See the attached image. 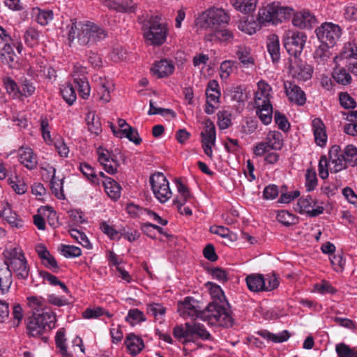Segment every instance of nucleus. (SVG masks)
<instances>
[{
  "instance_id": "5",
  "label": "nucleus",
  "mask_w": 357,
  "mask_h": 357,
  "mask_svg": "<svg viewBox=\"0 0 357 357\" xmlns=\"http://www.w3.org/2000/svg\"><path fill=\"white\" fill-rule=\"evenodd\" d=\"M292 13V8L281 7L278 2L264 3L259 9L257 20L261 25H266L267 23L274 24L289 17Z\"/></svg>"
},
{
  "instance_id": "10",
  "label": "nucleus",
  "mask_w": 357,
  "mask_h": 357,
  "mask_svg": "<svg viewBox=\"0 0 357 357\" xmlns=\"http://www.w3.org/2000/svg\"><path fill=\"white\" fill-rule=\"evenodd\" d=\"M283 146L282 134L278 131H270L264 142L258 143L254 147V153L257 156H261L271 150H280Z\"/></svg>"
},
{
  "instance_id": "31",
  "label": "nucleus",
  "mask_w": 357,
  "mask_h": 357,
  "mask_svg": "<svg viewBox=\"0 0 357 357\" xmlns=\"http://www.w3.org/2000/svg\"><path fill=\"white\" fill-rule=\"evenodd\" d=\"M74 82L77 86L79 95L83 99H87L90 95L91 88L86 76L80 77L77 72L73 74Z\"/></svg>"
},
{
  "instance_id": "34",
  "label": "nucleus",
  "mask_w": 357,
  "mask_h": 357,
  "mask_svg": "<svg viewBox=\"0 0 357 357\" xmlns=\"http://www.w3.org/2000/svg\"><path fill=\"white\" fill-rule=\"evenodd\" d=\"M33 315L40 322V324L43 325L47 331H50L52 327L54 326L56 321V316L51 311L42 310L41 312H33Z\"/></svg>"
},
{
  "instance_id": "49",
  "label": "nucleus",
  "mask_w": 357,
  "mask_h": 357,
  "mask_svg": "<svg viewBox=\"0 0 357 357\" xmlns=\"http://www.w3.org/2000/svg\"><path fill=\"white\" fill-rule=\"evenodd\" d=\"M3 83L8 93L15 98L20 97V87L14 79L10 77H6L3 79Z\"/></svg>"
},
{
  "instance_id": "24",
  "label": "nucleus",
  "mask_w": 357,
  "mask_h": 357,
  "mask_svg": "<svg viewBox=\"0 0 357 357\" xmlns=\"http://www.w3.org/2000/svg\"><path fill=\"white\" fill-rule=\"evenodd\" d=\"M125 344L130 354L133 356L140 353L144 347L143 340L133 333H130L126 337Z\"/></svg>"
},
{
  "instance_id": "26",
  "label": "nucleus",
  "mask_w": 357,
  "mask_h": 357,
  "mask_svg": "<svg viewBox=\"0 0 357 357\" xmlns=\"http://www.w3.org/2000/svg\"><path fill=\"white\" fill-rule=\"evenodd\" d=\"M248 288L254 292L264 291L265 278L261 274H252L245 278Z\"/></svg>"
},
{
  "instance_id": "17",
  "label": "nucleus",
  "mask_w": 357,
  "mask_h": 357,
  "mask_svg": "<svg viewBox=\"0 0 357 357\" xmlns=\"http://www.w3.org/2000/svg\"><path fill=\"white\" fill-rule=\"evenodd\" d=\"M258 89L255 92V103L256 107H264L266 104H271L270 97L271 87L265 82L259 81L257 84Z\"/></svg>"
},
{
  "instance_id": "41",
  "label": "nucleus",
  "mask_w": 357,
  "mask_h": 357,
  "mask_svg": "<svg viewBox=\"0 0 357 357\" xmlns=\"http://www.w3.org/2000/svg\"><path fill=\"white\" fill-rule=\"evenodd\" d=\"M52 169V175L51 178V190L52 193L60 199H64V194L63 190V179L56 178V169L54 167H51Z\"/></svg>"
},
{
  "instance_id": "55",
  "label": "nucleus",
  "mask_w": 357,
  "mask_h": 357,
  "mask_svg": "<svg viewBox=\"0 0 357 357\" xmlns=\"http://www.w3.org/2000/svg\"><path fill=\"white\" fill-rule=\"evenodd\" d=\"M173 335L174 337L176 338L177 340L183 339V344H185L191 341V340L189 339V337H190V333H188V327L185 326V324L184 326H176L173 329Z\"/></svg>"
},
{
  "instance_id": "7",
  "label": "nucleus",
  "mask_w": 357,
  "mask_h": 357,
  "mask_svg": "<svg viewBox=\"0 0 357 357\" xmlns=\"http://www.w3.org/2000/svg\"><path fill=\"white\" fill-rule=\"evenodd\" d=\"M307 36L303 32L287 30L283 36L284 48L291 58H298L303 52Z\"/></svg>"
},
{
  "instance_id": "18",
  "label": "nucleus",
  "mask_w": 357,
  "mask_h": 357,
  "mask_svg": "<svg viewBox=\"0 0 357 357\" xmlns=\"http://www.w3.org/2000/svg\"><path fill=\"white\" fill-rule=\"evenodd\" d=\"M18 158L20 162L28 169H33L37 166V158L29 147H21L18 151Z\"/></svg>"
},
{
  "instance_id": "57",
  "label": "nucleus",
  "mask_w": 357,
  "mask_h": 357,
  "mask_svg": "<svg viewBox=\"0 0 357 357\" xmlns=\"http://www.w3.org/2000/svg\"><path fill=\"white\" fill-rule=\"evenodd\" d=\"M210 231L213 234H218L223 238H229L231 241H235L237 240L236 235L230 231L228 228L223 226H212L211 227Z\"/></svg>"
},
{
  "instance_id": "28",
  "label": "nucleus",
  "mask_w": 357,
  "mask_h": 357,
  "mask_svg": "<svg viewBox=\"0 0 357 357\" xmlns=\"http://www.w3.org/2000/svg\"><path fill=\"white\" fill-rule=\"evenodd\" d=\"M176 188L178 195L174 200L176 206H184L193 198L188 188L181 181L176 180Z\"/></svg>"
},
{
  "instance_id": "1",
  "label": "nucleus",
  "mask_w": 357,
  "mask_h": 357,
  "mask_svg": "<svg viewBox=\"0 0 357 357\" xmlns=\"http://www.w3.org/2000/svg\"><path fill=\"white\" fill-rule=\"evenodd\" d=\"M68 40L71 42L76 38L81 45H92L105 39L107 32L93 22H77L72 20L71 24L68 26Z\"/></svg>"
},
{
  "instance_id": "38",
  "label": "nucleus",
  "mask_w": 357,
  "mask_h": 357,
  "mask_svg": "<svg viewBox=\"0 0 357 357\" xmlns=\"http://www.w3.org/2000/svg\"><path fill=\"white\" fill-rule=\"evenodd\" d=\"M201 136L202 144H215L216 139L215 128L211 121L206 123L204 130L202 132Z\"/></svg>"
},
{
  "instance_id": "60",
  "label": "nucleus",
  "mask_w": 357,
  "mask_h": 357,
  "mask_svg": "<svg viewBox=\"0 0 357 357\" xmlns=\"http://www.w3.org/2000/svg\"><path fill=\"white\" fill-rule=\"evenodd\" d=\"M70 236L73 238L77 243L81 244L83 247L86 248H91V244L90 243L89 240L88 239L86 234L78 229H72L69 231Z\"/></svg>"
},
{
  "instance_id": "50",
  "label": "nucleus",
  "mask_w": 357,
  "mask_h": 357,
  "mask_svg": "<svg viewBox=\"0 0 357 357\" xmlns=\"http://www.w3.org/2000/svg\"><path fill=\"white\" fill-rule=\"evenodd\" d=\"M206 286L208 287L210 294L213 298V301L222 303L223 301H227L224 292L219 285L211 282H208L206 283Z\"/></svg>"
},
{
  "instance_id": "40",
  "label": "nucleus",
  "mask_w": 357,
  "mask_h": 357,
  "mask_svg": "<svg viewBox=\"0 0 357 357\" xmlns=\"http://www.w3.org/2000/svg\"><path fill=\"white\" fill-rule=\"evenodd\" d=\"M86 121L88 129L91 133L98 135L101 132L102 128L100 119L94 112H89L86 115Z\"/></svg>"
},
{
  "instance_id": "63",
  "label": "nucleus",
  "mask_w": 357,
  "mask_h": 357,
  "mask_svg": "<svg viewBox=\"0 0 357 357\" xmlns=\"http://www.w3.org/2000/svg\"><path fill=\"white\" fill-rule=\"evenodd\" d=\"M317 185V178L316 172L308 169L305 174V188L310 192L314 190Z\"/></svg>"
},
{
  "instance_id": "32",
  "label": "nucleus",
  "mask_w": 357,
  "mask_h": 357,
  "mask_svg": "<svg viewBox=\"0 0 357 357\" xmlns=\"http://www.w3.org/2000/svg\"><path fill=\"white\" fill-rule=\"evenodd\" d=\"M185 326L188 327V333H190V337L197 335L203 340H209L212 337L210 333L199 323H185Z\"/></svg>"
},
{
  "instance_id": "21",
  "label": "nucleus",
  "mask_w": 357,
  "mask_h": 357,
  "mask_svg": "<svg viewBox=\"0 0 357 357\" xmlns=\"http://www.w3.org/2000/svg\"><path fill=\"white\" fill-rule=\"evenodd\" d=\"M312 130L315 143L319 146H324L327 141V135L323 121L316 118L312 121Z\"/></svg>"
},
{
  "instance_id": "42",
  "label": "nucleus",
  "mask_w": 357,
  "mask_h": 357,
  "mask_svg": "<svg viewBox=\"0 0 357 357\" xmlns=\"http://www.w3.org/2000/svg\"><path fill=\"white\" fill-rule=\"evenodd\" d=\"M60 93L69 105H72L77 98L75 91L70 83L63 84L60 88Z\"/></svg>"
},
{
  "instance_id": "14",
  "label": "nucleus",
  "mask_w": 357,
  "mask_h": 357,
  "mask_svg": "<svg viewBox=\"0 0 357 357\" xmlns=\"http://www.w3.org/2000/svg\"><path fill=\"white\" fill-rule=\"evenodd\" d=\"M284 91L289 100L295 104L302 106L306 102V97L304 91L292 82L284 83Z\"/></svg>"
},
{
  "instance_id": "27",
  "label": "nucleus",
  "mask_w": 357,
  "mask_h": 357,
  "mask_svg": "<svg viewBox=\"0 0 357 357\" xmlns=\"http://www.w3.org/2000/svg\"><path fill=\"white\" fill-rule=\"evenodd\" d=\"M102 184L106 193L111 199L117 200L120 197L121 187L116 181L110 177H107L102 181Z\"/></svg>"
},
{
  "instance_id": "12",
  "label": "nucleus",
  "mask_w": 357,
  "mask_h": 357,
  "mask_svg": "<svg viewBox=\"0 0 357 357\" xmlns=\"http://www.w3.org/2000/svg\"><path fill=\"white\" fill-rule=\"evenodd\" d=\"M97 153L98 155V161L103 166L104 169L108 174H116L119 166L116 155L101 146L97 149Z\"/></svg>"
},
{
  "instance_id": "52",
  "label": "nucleus",
  "mask_w": 357,
  "mask_h": 357,
  "mask_svg": "<svg viewBox=\"0 0 357 357\" xmlns=\"http://www.w3.org/2000/svg\"><path fill=\"white\" fill-rule=\"evenodd\" d=\"M59 250L62 255L66 258L78 257L82 255V250L79 247L61 244Z\"/></svg>"
},
{
  "instance_id": "9",
  "label": "nucleus",
  "mask_w": 357,
  "mask_h": 357,
  "mask_svg": "<svg viewBox=\"0 0 357 357\" xmlns=\"http://www.w3.org/2000/svg\"><path fill=\"white\" fill-rule=\"evenodd\" d=\"M151 189L156 199L160 203H165L172 197L169 183L165 175L161 172L153 174L150 177Z\"/></svg>"
},
{
  "instance_id": "46",
  "label": "nucleus",
  "mask_w": 357,
  "mask_h": 357,
  "mask_svg": "<svg viewBox=\"0 0 357 357\" xmlns=\"http://www.w3.org/2000/svg\"><path fill=\"white\" fill-rule=\"evenodd\" d=\"M27 330L29 334L33 337L40 335L47 331L34 315H33V317L31 318L27 324Z\"/></svg>"
},
{
  "instance_id": "44",
  "label": "nucleus",
  "mask_w": 357,
  "mask_h": 357,
  "mask_svg": "<svg viewBox=\"0 0 357 357\" xmlns=\"http://www.w3.org/2000/svg\"><path fill=\"white\" fill-rule=\"evenodd\" d=\"M237 27L242 32L248 35H252L257 32L259 26L255 21H249L248 17H244L237 22Z\"/></svg>"
},
{
  "instance_id": "43",
  "label": "nucleus",
  "mask_w": 357,
  "mask_h": 357,
  "mask_svg": "<svg viewBox=\"0 0 357 357\" xmlns=\"http://www.w3.org/2000/svg\"><path fill=\"white\" fill-rule=\"evenodd\" d=\"M257 114L258 115L261 121L265 124L268 125L273 119V107L271 104H266L264 107H256Z\"/></svg>"
},
{
  "instance_id": "16",
  "label": "nucleus",
  "mask_w": 357,
  "mask_h": 357,
  "mask_svg": "<svg viewBox=\"0 0 357 357\" xmlns=\"http://www.w3.org/2000/svg\"><path fill=\"white\" fill-rule=\"evenodd\" d=\"M181 304L183 307V311L181 314L183 317H199L201 319V314L204 310H202L199 306V302L197 301L190 297H186Z\"/></svg>"
},
{
  "instance_id": "53",
  "label": "nucleus",
  "mask_w": 357,
  "mask_h": 357,
  "mask_svg": "<svg viewBox=\"0 0 357 357\" xmlns=\"http://www.w3.org/2000/svg\"><path fill=\"white\" fill-rule=\"evenodd\" d=\"M8 182L12 189L18 195L24 194L28 189L25 182L17 176L15 178H9Z\"/></svg>"
},
{
  "instance_id": "23",
  "label": "nucleus",
  "mask_w": 357,
  "mask_h": 357,
  "mask_svg": "<svg viewBox=\"0 0 357 357\" xmlns=\"http://www.w3.org/2000/svg\"><path fill=\"white\" fill-rule=\"evenodd\" d=\"M0 215L12 227L22 229L24 226V222L12 211L9 206H7L1 211Z\"/></svg>"
},
{
  "instance_id": "58",
  "label": "nucleus",
  "mask_w": 357,
  "mask_h": 357,
  "mask_svg": "<svg viewBox=\"0 0 357 357\" xmlns=\"http://www.w3.org/2000/svg\"><path fill=\"white\" fill-rule=\"evenodd\" d=\"M334 79L340 84L347 85L351 82V77L350 74L344 68H340L333 73Z\"/></svg>"
},
{
  "instance_id": "45",
  "label": "nucleus",
  "mask_w": 357,
  "mask_h": 357,
  "mask_svg": "<svg viewBox=\"0 0 357 357\" xmlns=\"http://www.w3.org/2000/svg\"><path fill=\"white\" fill-rule=\"evenodd\" d=\"M233 5L240 12L250 13L255 10L257 0H234Z\"/></svg>"
},
{
  "instance_id": "25",
  "label": "nucleus",
  "mask_w": 357,
  "mask_h": 357,
  "mask_svg": "<svg viewBox=\"0 0 357 357\" xmlns=\"http://www.w3.org/2000/svg\"><path fill=\"white\" fill-rule=\"evenodd\" d=\"M1 62L9 68H13L17 63V58L12 46L5 44L0 52Z\"/></svg>"
},
{
  "instance_id": "29",
  "label": "nucleus",
  "mask_w": 357,
  "mask_h": 357,
  "mask_svg": "<svg viewBox=\"0 0 357 357\" xmlns=\"http://www.w3.org/2000/svg\"><path fill=\"white\" fill-rule=\"evenodd\" d=\"M13 283L12 271L4 264L0 266V291L2 294L7 293Z\"/></svg>"
},
{
  "instance_id": "61",
  "label": "nucleus",
  "mask_w": 357,
  "mask_h": 357,
  "mask_svg": "<svg viewBox=\"0 0 357 357\" xmlns=\"http://www.w3.org/2000/svg\"><path fill=\"white\" fill-rule=\"evenodd\" d=\"M339 101L341 106L346 109H354L356 107V102L347 92H340L339 93Z\"/></svg>"
},
{
  "instance_id": "13",
  "label": "nucleus",
  "mask_w": 357,
  "mask_h": 357,
  "mask_svg": "<svg viewBox=\"0 0 357 357\" xmlns=\"http://www.w3.org/2000/svg\"><path fill=\"white\" fill-rule=\"evenodd\" d=\"M315 205V200L310 196L301 197L295 207V211L300 213H306L310 217H316L323 213L324 207L319 206L315 208L313 206Z\"/></svg>"
},
{
  "instance_id": "47",
  "label": "nucleus",
  "mask_w": 357,
  "mask_h": 357,
  "mask_svg": "<svg viewBox=\"0 0 357 357\" xmlns=\"http://www.w3.org/2000/svg\"><path fill=\"white\" fill-rule=\"evenodd\" d=\"M55 342L56 347L59 349V353L63 357H73V354L67 351L66 344V339L65 332L63 329L59 330L56 335Z\"/></svg>"
},
{
  "instance_id": "54",
  "label": "nucleus",
  "mask_w": 357,
  "mask_h": 357,
  "mask_svg": "<svg viewBox=\"0 0 357 357\" xmlns=\"http://www.w3.org/2000/svg\"><path fill=\"white\" fill-rule=\"evenodd\" d=\"M79 169L82 173L86 176L91 183L94 184L99 183V178L98 174L92 167L87 163H81L79 165Z\"/></svg>"
},
{
  "instance_id": "20",
  "label": "nucleus",
  "mask_w": 357,
  "mask_h": 357,
  "mask_svg": "<svg viewBox=\"0 0 357 357\" xmlns=\"http://www.w3.org/2000/svg\"><path fill=\"white\" fill-rule=\"evenodd\" d=\"M251 52V49L249 47L244 45L237 47L236 55L240 63L244 68H250L255 66V59Z\"/></svg>"
},
{
  "instance_id": "37",
  "label": "nucleus",
  "mask_w": 357,
  "mask_h": 357,
  "mask_svg": "<svg viewBox=\"0 0 357 357\" xmlns=\"http://www.w3.org/2000/svg\"><path fill=\"white\" fill-rule=\"evenodd\" d=\"M267 50L273 62H277L280 58V43L278 36L271 35L268 38Z\"/></svg>"
},
{
  "instance_id": "56",
  "label": "nucleus",
  "mask_w": 357,
  "mask_h": 357,
  "mask_svg": "<svg viewBox=\"0 0 357 357\" xmlns=\"http://www.w3.org/2000/svg\"><path fill=\"white\" fill-rule=\"evenodd\" d=\"M145 320L144 313L137 308L130 309L126 317V321L132 326Z\"/></svg>"
},
{
  "instance_id": "59",
  "label": "nucleus",
  "mask_w": 357,
  "mask_h": 357,
  "mask_svg": "<svg viewBox=\"0 0 357 357\" xmlns=\"http://www.w3.org/2000/svg\"><path fill=\"white\" fill-rule=\"evenodd\" d=\"M276 218L278 222L285 226L295 225L297 222V218L287 211L278 212Z\"/></svg>"
},
{
  "instance_id": "22",
  "label": "nucleus",
  "mask_w": 357,
  "mask_h": 357,
  "mask_svg": "<svg viewBox=\"0 0 357 357\" xmlns=\"http://www.w3.org/2000/svg\"><path fill=\"white\" fill-rule=\"evenodd\" d=\"M151 70L158 78L165 77L173 73L174 66L170 61L163 59L155 62Z\"/></svg>"
},
{
  "instance_id": "48",
  "label": "nucleus",
  "mask_w": 357,
  "mask_h": 357,
  "mask_svg": "<svg viewBox=\"0 0 357 357\" xmlns=\"http://www.w3.org/2000/svg\"><path fill=\"white\" fill-rule=\"evenodd\" d=\"M40 33L33 27L26 29L24 34L25 43L29 47H34L39 42Z\"/></svg>"
},
{
  "instance_id": "36",
  "label": "nucleus",
  "mask_w": 357,
  "mask_h": 357,
  "mask_svg": "<svg viewBox=\"0 0 357 357\" xmlns=\"http://www.w3.org/2000/svg\"><path fill=\"white\" fill-rule=\"evenodd\" d=\"M98 94L99 99L104 102H108L110 100V91L113 88V84L105 78H99Z\"/></svg>"
},
{
  "instance_id": "8",
  "label": "nucleus",
  "mask_w": 357,
  "mask_h": 357,
  "mask_svg": "<svg viewBox=\"0 0 357 357\" xmlns=\"http://www.w3.org/2000/svg\"><path fill=\"white\" fill-rule=\"evenodd\" d=\"M319 40L324 44L333 47L340 39L342 29L332 22H324L315 30Z\"/></svg>"
},
{
  "instance_id": "15",
  "label": "nucleus",
  "mask_w": 357,
  "mask_h": 357,
  "mask_svg": "<svg viewBox=\"0 0 357 357\" xmlns=\"http://www.w3.org/2000/svg\"><path fill=\"white\" fill-rule=\"evenodd\" d=\"M328 159L331 165H333V167H330L331 172H338L346 168L348 164L341 153L340 147L337 145L333 146L329 150Z\"/></svg>"
},
{
  "instance_id": "64",
  "label": "nucleus",
  "mask_w": 357,
  "mask_h": 357,
  "mask_svg": "<svg viewBox=\"0 0 357 357\" xmlns=\"http://www.w3.org/2000/svg\"><path fill=\"white\" fill-rule=\"evenodd\" d=\"M336 351L339 357H357V351L344 343L336 345Z\"/></svg>"
},
{
  "instance_id": "30",
  "label": "nucleus",
  "mask_w": 357,
  "mask_h": 357,
  "mask_svg": "<svg viewBox=\"0 0 357 357\" xmlns=\"http://www.w3.org/2000/svg\"><path fill=\"white\" fill-rule=\"evenodd\" d=\"M206 102L209 104H215L219 102L221 96L219 90V84L215 80L209 81L206 90Z\"/></svg>"
},
{
  "instance_id": "11",
  "label": "nucleus",
  "mask_w": 357,
  "mask_h": 357,
  "mask_svg": "<svg viewBox=\"0 0 357 357\" xmlns=\"http://www.w3.org/2000/svg\"><path fill=\"white\" fill-rule=\"evenodd\" d=\"M289 73L295 79L299 81H307L311 79L313 74V68L306 62L298 58L288 59Z\"/></svg>"
},
{
  "instance_id": "3",
  "label": "nucleus",
  "mask_w": 357,
  "mask_h": 357,
  "mask_svg": "<svg viewBox=\"0 0 357 357\" xmlns=\"http://www.w3.org/2000/svg\"><path fill=\"white\" fill-rule=\"evenodd\" d=\"M229 15L222 8H211L200 13L195 24L198 30L215 31L229 24Z\"/></svg>"
},
{
  "instance_id": "62",
  "label": "nucleus",
  "mask_w": 357,
  "mask_h": 357,
  "mask_svg": "<svg viewBox=\"0 0 357 357\" xmlns=\"http://www.w3.org/2000/svg\"><path fill=\"white\" fill-rule=\"evenodd\" d=\"M122 137L124 136L130 142L138 145L142 142V138L139 137L138 131L131 126L122 129Z\"/></svg>"
},
{
  "instance_id": "19",
  "label": "nucleus",
  "mask_w": 357,
  "mask_h": 357,
  "mask_svg": "<svg viewBox=\"0 0 357 357\" xmlns=\"http://www.w3.org/2000/svg\"><path fill=\"white\" fill-rule=\"evenodd\" d=\"M315 17L309 11L303 10L294 15L292 23L295 26L310 29L316 23Z\"/></svg>"
},
{
  "instance_id": "2",
  "label": "nucleus",
  "mask_w": 357,
  "mask_h": 357,
  "mask_svg": "<svg viewBox=\"0 0 357 357\" xmlns=\"http://www.w3.org/2000/svg\"><path fill=\"white\" fill-rule=\"evenodd\" d=\"M201 319L208 321L212 325L224 327H230L234 322L227 301H223L222 303L217 301L210 303L202 312Z\"/></svg>"
},
{
  "instance_id": "4",
  "label": "nucleus",
  "mask_w": 357,
  "mask_h": 357,
  "mask_svg": "<svg viewBox=\"0 0 357 357\" xmlns=\"http://www.w3.org/2000/svg\"><path fill=\"white\" fill-rule=\"evenodd\" d=\"M5 265L12 271L18 280H26L30 267L22 250L20 248H10L4 252Z\"/></svg>"
},
{
  "instance_id": "35",
  "label": "nucleus",
  "mask_w": 357,
  "mask_h": 357,
  "mask_svg": "<svg viewBox=\"0 0 357 357\" xmlns=\"http://www.w3.org/2000/svg\"><path fill=\"white\" fill-rule=\"evenodd\" d=\"M257 334L268 342L271 341L275 343L283 342L289 338V334L287 331H283L278 334H273L267 330H261L257 331Z\"/></svg>"
},
{
  "instance_id": "51",
  "label": "nucleus",
  "mask_w": 357,
  "mask_h": 357,
  "mask_svg": "<svg viewBox=\"0 0 357 357\" xmlns=\"http://www.w3.org/2000/svg\"><path fill=\"white\" fill-rule=\"evenodd\" d=\"M342 155L345 158L348 164L351 166L356 165L357 161V148L354 145H347L344 151H341Z\"/></svg>"
},
{
  "instance_id": "39",
  "label": "nucleus",
  "mask_w": 357,
  "mask_h": 357,
  "mask_svg": "<svg viewBox=\"0 0 357 357\" xmlns=\"http://www.w3.org/2000/svg\"><path fill=\"white\" fill-rule=\"evenodd\" d=\"M133 0H107V6L119 13L127 12L132 6Z\"/></svg>"
},
{
  "instance_id": "33",
  "label": "nucleus",
  "mask_w": 357,
  "mask_h": 357,
  "mask_svg": "<svg viewBox=\"0 0 357 357\" xmlns=\"http://www.w3.org/2000/svg\"><path fill=\"white\" fill-rule=\"evenodd\" d=\"M330 47H332V46L324 43L317 47L313 54V57L318 65H324L329 60L331 56Z\"/></svg>"
},
{
  "instance_id": "6",
  "label": "nucleus",
  "mask_w": 357,
  "mask_h": 357,
  "mask_svg": "<svg viewBox=\"0 0 357 357\" xmlns=\"http://www.w3.org/2000/svg\"><path fill=\"white\" fill-rule=\"evenodd\" d=\"M142 29L145 39L152 45L160 46L167 38V28L157 17H151L144 23Z\"/></svg>"
}]
</instances>
